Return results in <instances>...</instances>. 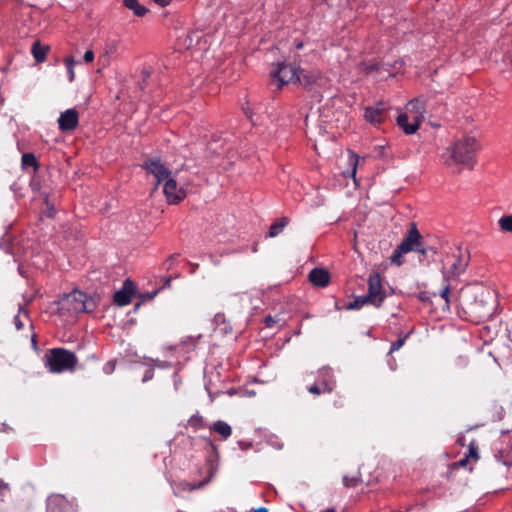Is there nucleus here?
I'll return each instance as SVG.
<instances>
[{"instance_id":"37998d69","label":"nucleus","mask_w":512,"mask_h":512,"mask_svg":"<svg viewBox=\"0 0 512 512\" xmlns=\"http://www.w3.org/2000/svg\"><path fill=\"white\" fill-rule=\"evenodd\" d=\"M44 203H45L46 208H47L46 216L47 217H53L55 215V212H56L55 205H54V203H52L50 201L48 194L44 195Z\"/></svg>"},{"instance_id":"bf43d9fd","label":"nucleus","mask_w":512,"mask_h":512,"mask_svg":"<svg viewBox=\"0 0 512 512\" xmlns=\"http://www.w3.org/2000/svg\"><path fill=\"white\" fill-rule=\"evenodd\" d=\"M253 512H268V509L265 507H260L258 509H255Z\"/></svg>"},{"instance_id":"b1692460","label":"nucleus","mask_w":512,"mask_h":512,"mask_svg":"<svg viewBox=\"0 0 512 512\" xmlns=\"http://www.w3.org/2000/svg\"><path fill=\"white\" fill-rule=\"evenodd\" d=\"M210 430H213L216 433L220 434L223 439H227L232 434L231 426L222 420L214 422L210 427Z\"/></svg>"},{"instance_id":"9b49d317","label":"nucleus","mask_w":512,"mask_h":512,"mask_svg":"<svg viewBox=\"0 0 512 512\" xmlns=\"http://www.w3.org/2000/svg\"><path fill=\"white\" fill-rule=\"evenodd\" d=\"M422 235L420 234L416 224L410 223V228L404 236L403 240L399 244L400 248L407 254L411 251H417L422 241Z\"/></svg>"},{"instance_id":"f704fd0d","label":"nucleus","mask_w":512,"mask_h":512,"mask_svg":"<svg viewBox=\"0 0 512 512\" xmlns=\"http://www.w3.org/2000/svg\"><path fill=\"white\" fill-rule=\"evenodd\" d=\"M466 456L471 460L473 461H477L479 459V455H478V444L475 440H472L469 445H468V453L466 454Z\"/></svg>"},{"instance_id":"f3484780","label":"nucleus","mask_w":512,"mask_h":512,"mask_svg":"<svg viewBox=\"0 0 512 512\" xmlns=\"http://www.w3.org/2000/svg\"><path fill=\"white\" fill-rule=\"evenodd\" d=\"M496 458L506 466H512V430L507 432L504 445L498 450Z\"/></svg>"},{"instance_id":"5701e85b","label":"nucleus","mask_w":512,"mask_h":512,"mask_svg":"<svg viewBox=\"0 0 512 512\" xmlns=\"http://www.w3.org/2000/svg\"><path fill=\"white\" fill-rule=\"evenodd\" d=\"M123 4L138 17L145 16L149 11L144 5L140 4L138 0H123Z\"/></svg>"},{"instance_id":"f257e3e1","label":"nucleus","mask_w":512,"mask_h":512,"mask_svg":"<svg viewBox=\"0 0 512 512\" xmlns=\"http://www.w3.org/2000/svg\"><path fill=\"white\" fill-rule=\"evenodd\" d=\"M495 302L494 293L488 289L466 291L457 300V315L471 323L485 322L494 314Z\"/></svg>"},{"instance_id":"412c9836","label":"nucleus","mask_w":512,"mask_h":512,"mask_svg":"<svg viewBox=\"0 0 512 512\" xmlns=\"http://www.w3.org/2000/svg\"><path fill=\"white\" fill-rule=\"evenodd\" d=\"M453 258H454V261L451 264L447 274L450 277L455 278L465 272V270L468 266V260L462 256L460 250H458L457 255H453Z\"/></svg>"},{"instance_id":"2eb2a0df","label":"nucleus","mask_w":512,"mask_h":512,"mask_svg":"<svg viewBox=\"0 0 512 512\" xmlns=\"http://www.w3.org/2000/svg\"><path fill=\"white\" fill-rule=\"evenodd\" d=\"M317 383L321 385L322 391L331 393L336 386L333 370L327 366L320 368L317 371Z\"/></svg>"},{"instance_id":"79ce46f5","label":"nucleus","mask_w":512,"mask_h":512,"mask_svg":"<svg viewBox=\"0 0 512 512\" xmlns=\"http://www.w3.org/2000/svg\"><path fill=\"white\" fill-rule=\"evenodd\" d=\"M470 459L465 455L462 459L459 461H456L449 465V471L452 472L454 470H457L459 468H466Z\"/></svg>"},{"instance_id":"c9c22d12","label":"nucleus","mask_w":512,"mask_h":512,"mask_svg":"<svg viewBox=\"0 0 512 512\" xmlns=\"http://www.w3.org/2000/svg\"><path fill=\"white\" fill-rule=\"evenodd\" d=\"M64 63H65L66 69H67L68 79L70 82H73L74 78H75V73H74L75 61L72 57H67V58H65Z\"/></svg>"},{"instance_id":"cd10ccee","label":"nucleus","mask_w":512,"mask_h":512,"mask_svg":"<svg viewBox=\"0 0 512 512\" xmlns=\"http://www.w3.org/2000/svg\"><path fill=\"white\" fill-rule=\"evenodd\" d=\"M21 165L23 169L32 167L34 172H37L40 164L33 153H24L21 158Z\"/></svg>"},{"instance_id":"3c124183","label":"nucleus","mask_w":512,"mask_h":512,"mask_svg":"<svg viewBox=\"0 0 512 512\" xmlns=\"http://www.w3.org/2000/svg\"><path fill=\"white\" fill-rule=\"evenodd\" d=\"M418 299L422 302H429L430 301L429 293L426 291L420 292L418 295Z\"/></svg>"},{"instance_id":"dca6fc26","label":"nucleus","mask_w":512,"mask_h":512,"mask_svg":"<svg viewBox=\"0 0 512 512\" xmlns=\"http://www.w3.org/2000/svg\"><path fill=\"white\" fill-rule=\"evenodd\" d=\"M134 294V285L130 279H126L123 288L115 292L113 301L119 306H125L130 304L132 296Z\"/></svg>"},{"instance_id":"bb28decb","label":"nucleus","mask_w":512,"mask_h":512,"mask_svg":"<svg viewBox=\"0 0 512 512\" xmlns=\"http://www.w3.org/2000/svg\"><path fill=\"white\" fill-rule=\"evenodd\" d=\"M288 224V218L287 217H281L277 219L269 228L267 237H276L278 236L283 229Z\"/></svg>"},{"instance_id":"4468645a","label":"nucleus","mask_w":512,"mask_h":512,"mask_svg":"<svg viewBox=\"0 0 512 512\" xmlns=\"http://www.w3.org/2000/svg\"><path fill=\"white\" fill-rule=\"evenodd\" d=\"M79 124V113L76 109L71 108L60 114L58 125L61 131H72Z\"/></svg>"},{"instance_id":"ddd939ff","label":"nucleus","mask_w":512,"mask_h":512,"mask_svg":"<svg viewBox=\"0 0 512 512\" xmlns=\"http://www.w3.org/2000/svg\"><path fill=\"white\" fill-rule=\"evenodd\" d=\"M388 106L385 102H378L375 106L365 108L364 118L373 125L384 122Z\"/></svg>"},{"instance_id":"72a5a7b5","label":"nucleus","mask_w":512,"mask_h":512,"mask_svg":"<svg viewBox=\"0 0 512 512\" xmlns=\"http://www.w3.org/2000/svg\"><path fill=\"white\" fill-rule=\"evenodd\" d=\"M498 223L501 230L505 232H512V215L502 216Z\"/></svg>"},{"instance_id":"8fccbe9b","label":"nucleus","mask_w":512,"mask_h":512,"mask_svg":"<svg viewBox=\"0 0 512 512\" xmlns=\"http://www.w3.org/2000/svg\"><path fill=\"white\" fill-rule=\"evenodd\" d=\"M83 59L85 62L90 63L94 60V52L92 50H87L84 53Z\"/></svg>"},{"instance_id":"aec40b11","label":"nucleus","mask_w":512,"mask_h":512,"mask_svg":"<svg viewBox=\"0 0 512 512\" xmlns=\"http://www.w3.org/2000/svg\"><path fill=\"white\" fill-rule=\"evenodd\" d=\"M397 125L404 131L407 135L414 134L420 127V123L418 120L411 118L408 113H401L398 115L396 119Z\"/></svg>"},{"instance_id":"a878e982","label":"nucleus","mask_w":512,"mask_h":512,"mask_svg":"<svg viewBox=\"0 0 512 512\" xmlns=\"http://www.w3.org/2000/svg\"><path fill=\"white\" fill-rule=\"evenodd\" d=\"M99 297L98 296H89L85 293V299L81 304V313H91L95 311L98 306Z\"/></svg>"},{"instance_id":"49530a36","label":"nucleus","mask_w":512,"mask_h":512,"mask_svg":"<svg viewBox=\"0 0 512 512\" xmlns=\"http://www.w3.org/2000/svg\"><path fill=\"white\" fill-rule=\"evenodd\" d=\"M307 389L311 394L316 396L325 393L324 391H322L321 385H319L317 382L309 386Z\"/></svg>"},{"instance_id":"0eeeda50","label":"nucleus","mask_w":512,"mask_h":512,"mask_svg":"<svg viewBox=\"0 0 512 512\" xmlns=\"http://www.w3.org/2000/svg\"><path fill=\"white\" fill-rule=\"evenodd\" d=\"M77 505L74 500L63 494L53 493L46 499V512H76Z\"/></svg>"},{"instance_id":"2f4dec72","label":"nucleus","mask_w":512,"mask_h":512,"mask_svg":"<svg viewBox=\"0 0 512 512\" xmlns=\"http://www.w3.org/2000/svg\"><path fill=\"white\" fill-rule=\"evenodd\" d=\"M404 254H406L398 245L390 256V262L394 265L401 266L404 263Z\"/></svg>"},{"instance_id":"de8ad7c7","label":"nucleus","mask_w":512,"mask_h":512,"mask_svg":"<svg viewBox=\"0 0 512 512\" xmlns=\"http://www.w3.org/2000/svg\"><path fill=\"white\" fill-rule=\"evenodd\" d=\"M9 492L8 484L0 481V501H4Z\"/></svg>"},{"instance_id":"052dcab7","label":"nucleus","mask_w":512,"mask_h":512,"mask_svg":"<svg viewBox=\"0 0 512 512\" xmlns=\"http://www.w3.org/2000/svg\"><path fill=\"white\" fill-rule=\"evenodd\" d=\"M321 512H336V510L334 508H327L322 510Z\"/></svg>"},{"instance_id":"a18cd8bd","label":"nucleus","mask_w":512,"mask_h":512,"mask_svg":"<svg viewBox=\"0 0 512 512\" xmlns=\"http://www.w3.org/2000/svg\"><path fill=\"white\" fill-rule=\"evenodd\" d=\"M178 256L179 254H172L166 259V261L164 262L166 270L172 269V267L175 265Z\"/></svg>"},{"instance_id":"473e14b6","label":"nucleus","mask_w":512,"mask_h":512,"mask_svg":"<svg viewBox=\"0 0 512 512\" xmlns=\"http://www.w3.org/2000/svg\"><path fill=\"white\" fill-rule=\"evenodd\" d=\"M369 304V301L364 299V295L356 297L353 301L346 305L347 310H354Z\"/></svg>"},{"instance_id":"5fc2aeb1","label":"nucleus","mask_w":512,"mask_h":512,"mask_svg":"<svg viewBox=\"0 0 512 512\" xmlns=\"http://www.w3.org/2000/svg\"><path fill=\"white\" fill-rule=\"evenodd\" d=\"M294 47H295V49L300 50L304 47V43L301 40L296 39L294 41Z\"/></svg>"},{"instance_id":"f03ea898","label":"nucleus","mask_w":512,"mask_h":512,"mask_svg":"<svg viewBox=\"0 0 512 512\" xmlns=\"http://www.w3.org/2000/svg\"><path fill=\"white\" fill-rule=\"evenodd\" d=\"M180 443L183 445H195L201 447L205 451V462L202 466L197 468L198 478L193 481H184L181 486L184 490L193 491L201 489L207 485L216 475L219 468V452L217 446L209 437L192 438L189 436H182Z\"/></svg>"},{"instance_id":"4be33fe9","label":"nucleus","mask_w":512,"mask_h":512,"mask_svg":"<svg viewBox=\"0 0 512 512\" xmlns=\"http://www.w3.org/2000/svg\"><path fill=\"white\" fill-rule=\"evenodd\" d=\"M49 51L50 47L42 44L39 40L34 41L31 47V53L37 63L45 62Z\"/></svg>"},{"instance_id":"a211bd4d","label":"nucleus","mask_w":512,"mask_h":512,"mask_svg":"<svg viewBox=\"0 0 512 512\" xmlns=\"http://www.w3.org/2000/svg\"><path fill=\"white\" fill-rule=\"evenodd\" d=\"M425 111V102L419 98L410 100L406 105V113H408L411 118L418 120L420 124L424 118Z\"/></svg>"},{"instance_id":"e433bc0d","label":"nucleus","mask_w":512,"mask_h":512,"mask_svg":"<svg viewBox=\"0 0 512 512\" xmlns=\"http://www.w3.org/2000/svg\"><path fill=\"white\" fill-rule=\"evenodd\" d=\"M450 295L451 290L450 286L446 285L440 292L439 296L444 300V305L442 307L443 310L448 309L450 306Z\"/></svg>"},{"instance_id":"6ab92c4d","label":"nucleus","mask_w":512,"mask_h":512,"mask_svg":"<svg viewBox=\"0 0 512 512\" xmlns=\"http://www.w3.org/2000/svg\"><path fill=\"white\" fill-rule=\"evenodd\" d=\"M330 273L324 268H313L309 275V281L316 287L324 288L330 283Z\"/></svg>"},{"instance_id":"c85d7f7f","label":"nucleus","mask_w":512,"mask_h":512,"mask_svg":"<svg viewBox=\"0 0 512 512\" xmlns=\"http://www.w3.org/2000/svg\"><path fill=\"white\" fill-rule=\"evenodd\" d=\"M359 160H360V157L358 156V154H356L352 150H348V162L351 166V171L349 172L348 175L353 178L355 184H357L356 172H357Z\"/></svg>"},{"instance_id":"13d9d810","label":"nucleus","mask_w":512,"mask_h":512,"mask_svg":"<svg viewBox=\"0 0 512 512\" xmlns=\"http://www.w3.org/2000/svg\"><path fill=\"white\" fill-rule=\"evenodd\" d=\"M31 342H32V344H33L34 346H36V345H37V335H36V334L32 335V337H31Z\"/></svg>"},{"instance_id":"680f3d73","label":"nucleus","mask_w":512,"mask_h":512,"mask_svg":"<svg viewBox=\"0 0 512 512\" xmlns=\"http://www.w3.org/2000/svg\"><path fill=\"white\" fill-rule=\"evenodd\" d=\"M171 282V277L166 278L165 286H169Z\"/></svg>"},{"instance_id":"f8f14e48","label":"nucleus","mask_w":512,"mask_h":512,"mask_svg":"<svg viewBox=\"0 0 512 512\" xmlns=\"http://www.w3.org/2000/svg\"><path fill=\"white\" fill-rule=\"evenodd\" d=\"M322 80V74L319 70H305L298 68L296 82L307 90H312L314 86H319Z\"/></svg>"},{"instance_id":"338daca9","label":"nucleus","mask_w":512,"mask_h":512,"mask_svg":"<svg viewBox=\"0 0 512 512\" xmlns=\"http://www.w3.org/2000/svg\"><path fill=\"white\" fill-rule=\"evenodd\" d=\"M504 357H505V359H506L507 361L512 362V357H509V356H504Z\"/></svg>"},{"instance_id":"0e129e2a","label":"nucleus","mask_w":512,"mask_h":512,"mask_svg":"<svg viewBox=\"0 0 512 512\" xmlns=\"http://www.w3.org/2000/svg\"><path fill=\"white\" fill-rule=\"evenodd\" d=\"M154 364L158 367H162L161 362L159 360H155Z\"/></svg>"},{"instance_id":"1a4fd4ad","label":"nucleus","mask_w":512,"mask_h":512,"mask_svg":"<svg viewBox=\"0 0 512 512\" xmlns=\"http://www.w3.org/2000/svg\"><path fill=\"white\" fill-rule=\"evenodd\" d=\"M298 68L286 63H279L277 69L271 72L273 79L277 80V88L281 89L285 84L296 82Z\"/></svg>"},{"instance_id":"69168bd1","label":"nucleus","mask_w":512,"mask_h":512,"mask_svg":"<svg viewBox=\"0 0 512 512\" xmlns=\"http://www.w3.org/2000/svg\"><path fill=\"white\" fill-rule=\"evenodd\" d=\"M4 104V98L3 96L0 94V107Z\"/></svg>"},{"instance_id":"a19ab883","label":"nucleus","mask_w":512,"mask_h":512,"mask_svg":"<svg viewBox=\"0 0 512 512\" xmlns=\"http://www.w3.org/2000/svg\"><path fill=\"white\" fill-rule=\"evenodd\" d=\"M409 334H405L402 337H399L396 341L391 343L389 354L399 350L405 343L406 339L408 338Z\"/></svg>"},{"instance_id":"393cba45","label":"nucleus","mask_w":512,"mask_h":512,"mask_svg":"<svg viewBox=\"0 0 512 512\" xmlns=\"http://www.w3.org/2000/svg\"><path fill=\"white\" fill-rule=\"evenodd\" d=\"M468 364V358L466 356L459 355L451 362L450 370L455 374H459L468 367Z\"/></svg>"},{"instance_id":"c756f323","label":"nucleus","mask_w":512,"mask_h":512,"mask_svg":"<svg viewBox=\"0 0 512 512\" xmlns=\"http://www.w3.org/2000/svg\"><path fill=\"white\" fill-rule=\"evenodd\" d=\"M358 68L360 71L364 72L366 75L372 74V73H378L381 70V64L379 62H366L361 61L358 65Z\"/></svg>"},{"instance_id":"e2e57ef3","label":"nucleus","mask_w":512,"mask_h":512,"mask_svg":"<svg viewBox=\"0 0 512 512\" xmlns=\"http://www.w3.org/2000/svg\"><path fill=\"white\" fill-rule=\"evenodd\" d=\"M461 446H464V438H459L457 441Z\"/></svg>"},{"instance_id":"c03bdc74","label":"nucleus","mask_w":512,"mask_h":512,"mask_svg":"<svg viewBox=\"0 0 512 512\" xmlns=\"http://www.w3.org/2000/svg\"><path fill=\"white\" fill-rule=\"evenodd\" d=\"M116 365H117V361L115 359L109 360L103 366V372L105 374H112L115 371Z\"/></svg>"},{"instance_id":"864d4df0","label":"nucleus","mask_w":512,"mask_h":512,"mask_svg":"<svg viewBox=\"0 0 512 512\" xmlns=\"http://www.w3.org/2000/svg\"><path fill=\"white\" fill-rule=\"evenodd\" d=\"M264 323L266 327H272L275 324V320L273 319L272 316L268 315L265 317Z\"/></svg>"},{"instance_id":"58836bf2","label":"nucleus","mask_w":512,"mask_h":512,"mask_svg":"<svg viewBox=\"0 0 512 512\" xmlns=\"http://www.w3.org/2000/svg\"><path fill=\"white\" fill-rule=\"evenodd\" d=\"M416 252L421 254V255H423L424 257H427L430 253L431 254H436L437 250H436V248H434L432 246L425 245L423 240H422L420 245H419V248L417 249Z\"/></svg>"},{"instance_id":"603ef678","label":"nucleus","mask_w":512,"mask_h":512,"mask_svg":"<svg viewBox=\"0 0 512 512\" xmlns=\"http://www.w3.org/2000/svg\"><path fill=\"white\" fill-rule=\"evenodd\" d=\"M238 445L239 447L241 448V450H248L252 447V443L251 442H247V441H238Z\"/></svg>"},{"instance_id":"9d476101","label":"nucleus","mask_w":512,"mask_h":512,"mask_svg":"<svg viewBox=\"0 0 512 512\" xmlns=\"http://www.w3.org/2000/svg\"><path fill=\"white\" fill-rule=\"evenodd\" d=\"M163 193L170 205H177L186 198V190L178 187L177 181L173 177H169L164 181Z\"/></svg>"},{"instance_id":"7ed1b4c3","label":"nucleus","mask_w":512,"mask_h":512,"mask_svg":"<svg viewBox=\"0 0 512 512\" xmlns=\"http://www.w3.org/2000/svg\"><path fill=\"white\" fill-rule=\"evenodd\" d=\"M450 159L447 160V165L461 166L458 173L463 168L472 170L477 162L476 156L480 150V144L475 137L464 136L456 140L450 147Z\"/></svg>"},{"instance_id":"423d86ee","label":"nucleus","mask_w":512,"mask_h":512,"mask_svg":"<svg viewBox=\"0 0 512 512\" xmlns=\"http://www.w3.org/2000/svg\"><path fill=\"white\" fill-rule=\"evenodd\" d=\"M141 167L155 178L154 189H157L162 182L171 177L172 172L165 166L160 158H149Z\"/></svg>"},{"instance_id":"ea45409f","label":"nucleus","mask_w":512,"mask_h":512,"mask_svg":"<svg viewBox=\"0 0 512 512\" xmlns=\"http://www.w3.org/2000/svg\"><path fill=\"white\" fill-rule=\"evenodd\" d=\"M361 482V479L359 477L353 476H344L343 477V484L346 488H356Z\"/></svg>"},{"instance_id":"20e7f679","label":"nucleus","mask_w":512,"mask_h":512,"mask_svg":"<svg viewBox=\"0 0 512 512\" xmlns=\"http://www.w3.org/2000/svg\"><path fill=\"white\" fill-rule=\"evenodd\" d=\"M43 361L45 368L55 374L73 372L78 365L76 354L62 347L48 349Z\"/></svg>"},{"instance_id":"4c0bfd02","label":"nucleus","mask_w":512,"mask_h":512,"mask_svg":"<svg viewBox=\"0 0 512 512\" xmlns=\"http://www.w3.org/2000/svg\"><path fill=\"white\" fill-rule=\"evenodd\" d=\"M21 314L28 317V311L24 306H19L18 314L14 317V324L17 330H21L24 326L20 318Z\"/></svg>"},{"instance_id":"39448f33","label":"nucleus","mask_w":512,"mask_h":512,"mask_svg":"<svg viewBox=\"0 0 512 512\" xmlns=\"http://www.w3.org/2000/svg\"><path fill=\"white\" fill-rule=\"evenodd\" d=\"M368 292L364 295V299L369 301V304L379 308L382 306L387 297L386 291L382 285V277L379 272H372L367 280Z\"/></svg>"},{"instance_id":"7c9ffc66","label":"nucleus","mask_w":512,"mask_h":512,"mask_svg":"<svg viewBox=\"0 0 512 512\" xmlns=\"http://www.w3.org/2000/svg\"><path fill=\"white\" fill-rule=\"evenodd\" d=\"M188 425L195 431L206 427L203 417L199 414L192 415L188 420Z\"/></svg>"},{"instance_id":"4d7b16f0","label":"nucleus","mask_w":512,"mask_h":512,"mask_svg":"<svg viewBox=\"0 0 512 512\" xmlns=\"http://www.w3.org/2000/svg\"><path fill=\"white\" fill-rule=\"evenodd\" d=\"M158 293V291H153L152 293H148V294H145L143 295V299H153L155 297V295Z\"/></svg>"},{"instance_id":"09e8293b","label":"nucleus","mask_w":512,"mask_h":512,"mask_svg":"<svg viewBox=\"0 0 512 512\" xmlns=\"http://www.w3.org/2000/svg\"><path fill=\"white\" fill-rule=\"evenodd\" d=\"M153 377H154V368H153V367H150V368H148V369L145 371V373H144V375H143V378H142V382H143V383H146V382H148V381L152 380V379H153Z\"/></svg>"},{"instance_id":"6e6552de","label":"nucleus","mask_w":512,"mask_h":512,"mask_svg":"<svg viewBox=\"0 0 512 512\" xmlns=\"http://www.w3.org/2000/svg\"><path fill=\"white\" fill-rule=\"evenodd\" d=\"M83 299H85V293L75 289L69 294L64 295L60 300L59 310L71 315L79 314L81 313V304Z\"/></svg>"},{"instance_id":"6e6d98bb","label":"nucleus","mask_w":512,"mask_h":512,"mask_svg":"<svg viewBox=\"0 0 512 512\" xmlns=\"http://www.w3.org/2000/svg\"><path fill=\"white\" fill-rule=\"evenodd\" d=\"M153 1L162 7L167 6L170 3V0H153Z\"/></svg>"}]
</instances>
